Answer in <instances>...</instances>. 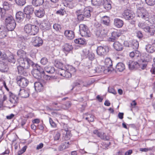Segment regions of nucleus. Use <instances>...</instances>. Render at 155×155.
Masks as SVG:
<instances>
[{
  "label": "nucleus",
  "instance_id": "nucleus-1",
  "mask_svg": "<svg viewBox=\"0 0 155 155\" xmlns=\"http://www.w3.org/2000/svg\"><path fill=\"white\" fill-rule=\"evenodd\" d=\"M19 65L17 67L19 74L25 76L26 74L25 70L32 66L33 62L28 58L20 59L19 61Z\"/></svg>",
  "mask_w": 155,
  "mask_h": 155
},
{
  "label": "nucleus",
  "instance_id": "nucleus-2",
  "mask_svg": "<svg viewBox=\"0 0 155 155\" xmlns=\"http://www.w3.org/2000/svg\"><path fill=\"white\" fill-rule=\"evenodd\" d=\"M137 9L136 14L137 16L146 21H148L149 18L150 13H149L147 10L143 7L140 4L136 5Z\"/></svg>",
  "mask_w": 155,
  "mask_h": 155
},
{
  "label": "nucleus",
  "instance_id": "nucleus-3",
  "mask_svg": "<svg viewBox=\"0 0 155 155\" xmlns=\"http://www.w3.org/2000/svg\"><path fill=\"white\" fill-rule=\"evenodd\" d=\"M79 31L81 35L86 37H90L91 33L87 26L84 24H80L79 26Z\"/></svg>",
  "mask_w": 155,
  "mask_h": 155
},
{
  "label": "nucleus",
  "instance_id": "nucleus-4",
  "mask_svg": "<svg viewBox=\"0 0 155 155\" xmlns=\"http://www.w3.org/2000/svg\"><path fill=\"white\" fill-rule=\"evenodd\" d=\"M109 50V47L107 46H99L97 48L96 51L98 55L103 56L107 54Z\"/></svg>",
  "mask_w": 155,
  "mask_h": 155
},
{
  "label": "nucleus",
  "instance_id": "nucleus-5",
  "mask_svg": "<svg viewBox=\"0 0 155 155\" xmlns=\"http://www.w3.org/2000/svg\"><path fill=\"white\" fill-rule=\"evenodd\" d=\"M16 80L18 84L22 87H26L29 83V81L28 79L21 76L17 77Z\"/></svg>",
  "mask_w": 155,
  "mask_h": 155
},
{
  "label": "nucleus",
  "instance_id": "nucleus-6",
  "mask_svg": "<svg viewBox=\"0 0 155 155\" xmlns=\"http://www.w3.org/2000/svg\"><path fill=\"white\" fill-rule=\"evenodd\" d=\"M107 32V31L104 29L103 30H101V28H99L97 31H96L95 34L98 39L100 41H102L104 37L106 35Z\"/></svg>",
  "mask_w": 155,
  "mask_h": 155
},
{
  "label": "nucleus",
  "instance_id": "nucleus-7",
  "mask_svg": "<svg viewBox=\"0 0 155 155\" xmlns=\"http://www.w3.org/2000/svg\"><path fill=\"white\" fill-rule=\"evenodd\" d=\"M93 133L97 135L101 139L106 140H109L110 139L109 136L106 135V134L102 132H99L97 130H95L93 132Z\"/></svg>",
  "mask_w": 155,
  "mask_h": 155
},
{
  "label": "nucleus",
  "instance_id": "nucleus-8",
  "mask_svg": "<svg viewBox=\"0 0 155 155\" xmlns=\"http://www.w3.org/2000/svg\"><path fill=\"white\" fill-rule=\"evenodd\" d=\"M79 10H82L81 12L83 13V15L86 18H89L91 16V12L92 8L89 7H87L85 8L84 5H83L81 9Z\"/></svg>",
  "mask_w": 155,
  "mask_h": 155
},
{
  "label": "nucleus",
  "instance_id": "nucleus-9",
  "mask_svg": "<svg viewBox=\"0 0 155 155\" xmlns=\"http://www.w3.org/2000/svg\"><path fill=\"white\" fill-rule=\"evenodd\" d=\"M122 16L126 20L132 19L134 17V15L132 12L129 10H125L122 14Z\"/></svg>",
  "mask_w": 155,
  "mask_h": 155
},
{
  "label": "nucleus",
  "instance_id": "nucleus-10",
  "mask_svg": "<svg viewBox=\"0 0 155 155\" xmlns=\"http://www.w3.org/2000/svg\"><path fill=\"white\" fill-rule=\"evenodd\" d=\"M127 64L128 65L130 70L136 69L139 68V64L137 62L132 60L127 61Z\"/></svg>",
  "mask_w": 155,
  "mask_h": 155
},
{
  "label": "nucleus",
  "instance_id": "nucleus-11",
  "mask_svg": "<svg viewBox=\"0 0 155 155\" xmlns=\"http://www.w3.org/2000/svg\"><path fill=\"white\" fill-rule=\"evenodd\" d=\"M43 43L42 40L39 37H36L32 38V43L34 46L38 47L41 45Z\"/></svg>",
  "mask_w": 155,
  "mask_h": 155
},
{
  "label": "nucleus",
  "instance_id": "nucleus-12",
  "mask_svg": "<svg viewBox=\"0 0 155 155\" xmlns=\"http://www.w3.org/2000/svg\"><path fill=\"white\" fill-rule=\"evenodd\" d=\"M51 24L48 21H45L41 23L40 28L44 31L49 30L51 28Z\"/></svg>",
  "mask_w": 155,
  "mask_h": 155
},
{
  "label": "nucleus",
  "instance_id": "nucleus-13",
  "mask_svg": "<svg viewBox=\"0 0 155 155\" xmlns=\"http://www.w3.org/2000/svg\"><path fill=\"white\" fill-rule=\"evenodd\" d=\"M58 74L61 76L67 78H71L72 76L71 73L66 69V70L63 69H61L60 70H59Z\"/></svg>",
  "mask_w": 155,
  "mask_h": 155
},
{
  "label": "nucleus",
  "instance_id": "nucleus-14",
  "mask_svg": "<svg viewBox=\"0 0 155 155\" xmlns=\"http://www.w3.org/2000/svg\"><path fill=\"white\" fill-rule=\"evenodd\" d=\"M105 64L107 68L108 72H111L114 69L112 68V61L110 58H107L104 61Z\"/></svg>",
  "mask_w": 155,
  "mask_h": 155
},
{
  "label": "nucleus",
  "instance_id": "nucleus-15",
  "mask_svg": "<svg viewBox=\"0 0 155 155\" xmlns=\"http://www.w3.org/2000/svg\"><path fill=\"white\" fill-rule=\"evenodd\" d=\"M18 95L21 97H28L29 95V91L27 89H20L18 93Z\"/></svg>",
  "mask_w": 155,
  "mask_h": 155
},
{
  "label": "nucleus",
  "instance_id": "nucleus-16",
  "mask_svg": "<svg viewBox=\"0 0 155 155\" xmlns=\"http://www.w3.org/2000/svg\"><path fill=\"white\" fill-rule=\"evenodd\" d=\"M32 74L35 78L38 79H41L42 76H44L45 74V72H41V71H39L36 70H33Z\"/></svg>",
  "mask_w": 155,
  "mask_h": 155
},
{
  "label": "nucleus",
  "instance_id": "nucleus-17",
  "mask_svg": "<svg viewBox=\"0 0 155 155\" xmlns=\"http://www.w3.org/2000/svg\"><path fill=\"white\" fill-rule=\"evenodd\" d=\"M83 52L86 57H87L90 60H92L94 59V54L92 52L86 49H84L83 51Z\"/></svg>",
  "mask_w": 155,
  "mask_h": 155
},
{
  "label": "nucleus",
  "instance_id": "nucleus-18",
  "mask_svg": "<svg viewBox=\"0 0 155 155\" xmlns=\"http://www.w3.org/2000/svg\"><path fill=\"white\" fill-rule=\"evenodd\" d=\"M9 97V101L12 104L13 106H15L18 101V97L12 93H11L10 94Z\"/></svg>",
  "mask_w": 155,
  "mask_h": 155
},
{
  "label": "nucleus",
  "instance_id": "nucleus-19",
  "mask_svg": "<svg viewBox=\"0 0 155 155\" xmlns=\"http://www.w3.org/2000/svg\"><path fill=\"white\" fill-rule=\"evenodd\" d=\"M64 35L68 39L72 40L74 37V32L71 30H66L64 32Z\"/></svg>",
  "mask_w": 155,
  "mask_h": 155
},
{
  "label": "nucleus",
  "instance_id": "nucleus-20",
  "mask_svg": "<svg viewBox=\"0 0 155 155\" xmlns=\"http://www.w3.org/2000/svg\"><path fill=\"white\" fill-rule=\"evenodd\" d=\"M34 11V8L31 5H28L25 7L24 9V12L26 15H32Z\"/></svg>",
  "mask_w": 155,
  "mask_h": 155
},
{
  "label": "nucleus",
  "instance_id": "nucleus-21",
  "mask_svg": "<svg viewBox=\"0 0 155 155\" xmlns=\"http://www.w3.org/2000/svg\"><path fill=\"white\" fill-rule=\"evenodd\" d=\"M87 85L81 80H79L73 83L72 86V87L71 90H72L75 87H81L83 86H87Z\"/></svg>",
  "mask_w": 155,
  "mask_h": 155
},
{
  "label": "nucleus",
  "instance_id": "nucleus-22",
  "mask_svg": "<svg viewBox=\"0 0 155 155\" xmlns=\"http://www.w3.org/2000/svg\"><path fill=\"white\" fill-rule=\"evenodd\" d=\"M34 86L35 90L37 92L42 91L44 88L43 84L39 82H36L35 83Z\"/></svg>",
  "mask_w": 155,
  "mask_h": 155
},
{
  "label": "nucleus",
  "instance_id": "nucleus-23",
  "mask_svg": "<svg viewBox=\"0 0 155 155\" xmlns=\"http://www.w3.org/2000/svg\"><path fill=\"white\" fill-rule=\"evenodd\" d=\"M114 26L117 28H121L124 25V21L121 20L116 18L114 20Z\"/></svg>",
  "mask_w": 155,
  "mask_h": 155
},
{
  "label": "nucleus",
  "instance_id": "nucleus-24",
  "mask_svg": "<svg viewBox=\"0 0 155 155\" xmlns=\"http://www.w3.org/2000/svg\"><path fill=\"white\" fill-rule=\"evenodd\" d=\"M113 46L114 49L117 51H121L124 48L122 45L118 41L115 42Z\"/></svg>",
  "mask_w": 155,
  "mask_h": 155
},
{
  "label": "nucleus",
  "instance_id": "nucleus-25",
  "mask_svg": "<svg viewBox=\"0 0 155 155\" xmlns=\"http://www.w3.org/2000/svg\"><path fill=\"white\" fill-rule=\"evenodd\" d=\"M25 16V15L23 12L21 11L18 12L16 14V18L17 21L19 22H21L23 20Z\"/></svg>",
  "mask_w": 155,
  "mask_h": 155
},
{
  "label": "nucleus",
  "instance_id": "nucleus-26",
  "mask_svg": "<svg viewBox=\"0 0 155 155\" xmlns=\"http://www.w3.org/2000/svg\"><path fill=\"white\" fill-rule=\"evenodd\" d=\"M111 2L110 0H104L102 5L104 8L107 10H109L111 8Z\"/></svg>",
  "mask_w": 155,
  "mask_h": 155
},
{
  "label": "nucleus",
  "instance_id": "nucleus-27",
  "mask_svg": "<svg viewBox=\"0 0 155 155\" xmlns=\"http://www.w3.org/2000/svg\"><path fill=\"white\" fill-rule=\"evenodd\" d=\"M35 15L38 18H42L45 15V11L43 8L40 9L35 11Z\"/></svg>",
  "mask_w": 155,
  "mask_h": 155
},
{
  "label": "nucleus",
  "instance_id": "nucleus-28",
  "mask_svg": "<svg viewBox=\"0 0 155 155\" xmlns=\"http://www.w3.org/2000/svg\"><path fill=\"white\" fill-rule=\"evenodd\" d=\"M31 29L29 35H35L37 34L39 30L38 27L35 25H32Z\"/></svg>",
  "mask_w": 155,
  "mask_h": 155
},
{
  "label": "nucleus",
  "instance_id": "nucleus-29",
  "mask_svg": "<svg viewBox=\"0 0 155 155\" xmlns=\"http://www.w3.org/2000/svg\"><path fill=\"white\" fill-rule=\"evenodd\" d=\"M82 10H78L76 11V14L77 16V18L79 21H82L86 18L85 16L82 14L81 12Z\"/></svg>",
  "mask_w": 155,
  "mask_h": 155
},
{
  "label": "nucleus",
  "instance_id": "nucleus-30",
  "mask_svg": "<svg viewBox=\"0 0 155 155\" xmlns=\"http://www.w3.org/2000/svg\"><path fill=\"white\" fill-rule=\"evenodd\" d=\"M73 49V47L71 45L68 43L65 44L63 46V51L64 52H69L71 51Z\"/></svg>",
  "mask_w": 155,
  "mask_h": 155
},
{
  "label": "nucleus",
  "instance_id": "nucleus-31",
  "mask_svg": "<svg viewBox=\"0 0 155 155\" xmlns=\"http://www.w3.org/2000/svg\"><path fill=\"white\" fill-rule=\"evenodd\" d=\"M94 116L91 114L86 113L84 115V118L88 122H93L94 120Z\"/></svg>",
  "mask_w": 155,
  "mask_h": 155
},
{
  "label": "nucleus",
  "instance_id": "nucleus-32",
  "mask_svg": "<svg viewBox=\"0 0 155 155\" xmlns=\"http://www.w3.org/2000/svg\"><path fill=\"white\" fill-rule=\"evenodd\" d=\"M116 69L117 71H122L125 69L124 65L122 63H119L116 65Z\"/></svg>",
  "mask_w": 155,
  "mask_h": 155
},
{
  "label": "nucleus",
  "instance_id": "nucleus-33",
  "mask_svg": "<svg viewBox=\"0 0 155 155\" xmlns=\"http://www.w3.org/2000/svg\"><path fill=\"white\" fill-rule=\"evenodd\" d=\"M6 30V29L3 26H1L0 27V38H2L6 36L7 34Z\"/></svg>",
  "mask_w": 155,
  "mask_h": 155
},
{
  "label": "nucleus",
  "instance_id": "nucleus-34",
  "mask_svg": "<svg viewBox=\"0 0 155 155\" xmlns=\"http://www.w3.org/2000/svg\"><path fill=\"white\" fill-rule=\"evenodd\" d=\"M138 25L139 27L143 29L145 31L147 30V28L149 26L147 23L143 22H139Z\"/></svg>",
  "mask_w": 155,
  "mask_h": 155
},
{
  "label": "nucleus",
  "instance_id": "nucleus-35",
  "mask_svg": "<svg viewBox=\"0 0 155 155\" xmlns=\"http://www.w3.org/2000/svg\"><path fill=\"white\" fill-rule=\"evenodd\" d=\"M74 41L75 43L80 45H85L87 43L86 40L83 38L76 39L74 40Z\"/></svg>",
  "mask_w": 155,
  "mask_h": 155
},
{
  "label": "nucleus",
  "instance_id": "nucleus-36",
  "mask_svg": "<svg viewBox=\"0 0 155 155\" xmlns=\"http://www.w3.org/2000/svg\"><path fill=\"white\" fill-rule=\"evenodd\" d=\"M44 71L50 74H52L54 72L55 69L53 67L47 66L44 68Z\"/></svg>",
  "mask_w": 155,
  "mask_h": 155
},
{
  "label": "nucleus",
  "instance_id": "nucleus-37",
  "mask_svg": "<svg viewBox=\"0 0 155 155\" xmlns=\"http://www.w3.org/2000/svg\"><path fill=\"white\" fill-rule=\"evenodd\" d=\"M10 23L9 24H6V29L9 31H12L15 28L16 26V23L15 22Z\"/></svg>",
  "mask_w": 155,
  "mask_h": 155
},
{
  "label": "nucleus",
  "instance_id": "nucleus-38",
  "mask_svg": "<svg viewBox=\"0 0 155 155\" xmlns=\"http://www.w3.org/2000/svg\"><path fill=\"white\" fill-rule=\"evenodd\" d=\"M44 2V0H32V4L37 7L41 5Z\"/></svg>",
  "mask_w": 155,
  "mask_h": 155
},
{
  "label": "nucleus",
  "instance_id": "nucleus-39",
  "mask_svg": "<svg viewBox=\"0 0 155 155\" xmlns=\"http://www.w3.org/2000/svg\"><path fill=\"white\" fill-rule=\"evenodd\" d=\"M17 54L18 56L20 58V59L26 58V53L23 50H18L17 51Z\"/></svg>",
  "mask_w": 155,
  "mask_h": 155
},
{
  "label": "nucleus",
  "instance_id": "nucleus-40",
  "mask_svg": "<svg viewBox=\"0 0 155 155\" xmlns=\"http://www.w3.org/2000/svg\"><path fill=\"white\" fill-rule=\"evenodd\" d=\"M145 31L148 32L151 35H153L155 32V26L153 25L150 27L148 26L147 30Z\"/></svg>",
  "mask_w": 155,
  "mask_h": 155
},
{
  "label": "nucleus",
  "instance_id": "nucleus-41",
  "mask_svg": "<svg viewBox=\"0 0 155 155\" xmlns=\"http://www.w3.org/2000/svg\"><path fill=\"white\" fill-rule=\"evenodd\" d=\"M54 65L55 67L59 68V70L63 69L62 68H63V64L58 60H55Z\"/></svg>",
  "mask_w": 155,
  "mask_h": 155
},
{
  "label": "nucleus",
  "instance_id": "nucleus-42",
  "mask_svg": "<svg viewBox=\"0 0 155 155\" xmlns=\"http://www.w3.org/2000/svg\"><path fill=\"white\" fill-rule=\"evenodd\" d=\"M65 68L71 73V75L76 71L75 68L71 65H67L66 66Z\"/></svg>",
  "mask_w": 155,
  "mask_h": 155
},
{
  "label": "nucleus",
  "instance_id": "nucleus-43",
  "mask_svg": "<svg viewBox=\"0 0 155 155\" xmlns=\"http://www.w3.org/2000/svg\"><path fill=\"white\" fill-rule=\"evenodd\" d=\"M146 51L149 53H153L155 52L153 45H148L146 46Z\"/></svg>",
  "mask_w": 155,
  "mask_h": 155
},
{
  "label": "nucleus",
  "instance_id": "nucleus-44",
  "mask_svg": "<svg viewBox=\"0 0 155 155\" xmlns=\"http://www.w3.org/2000/svg\"><path fill=\"white\" fill-rule=\"evenodd\" d=\"M31 25H32L30 24H28L25 25L24 28L25 32L29 35L30 31L31 30Z\"/></svg>",
  "mask_w": 155,
  "mask_h": 155
},
{
  "label": "nucleus",
  "instance_id": "nucleus-45",
  "mask_svg": "<svg viewBox=\"0 0 155 155\" xmlns=\"http://www.w3.org/2000/svg\"><path fill=\"white\" fill-rule=\"evenodd\" d=\"M32 66L33 68V70H36L39 71H41V72H45L43 68H41L38 64H35L33 62V64L32 65Z\"/></svg>",
  "mask_w": 155,
  "mask_h": 155
},
{
  "label": "nucleus",
  "instance_id": "nucleus-46",
  "mask_svg": "<svg viewBox=\"0 0 155 155\" xmlns=\"http://www.w3.org/2000/svg\"><path fill=\"white\" fill-rule=\"evenodd\" d=\"M92 4L94 5H101L104 0H91Z\"/></svg>",
  "mask_w": 155,
  "mask_h": 155
},
{
  "label": "nucleus",
  "instance_id": "nucleus-47",
  "mask_svg": "<svg viewBox=\"0 0 155 155\" xmlns=\"http://www.w3.org/2000/svg\"><path fill=\"white\" fill-rule=\"evenodd\" d=\"M16 4L19 6L24 5L26 3V0H15Z\"/></svg>",
  "mask_w": 155,
  "mask_h": 155
},
{
  "label": "nucleus",
  "instance_id": "nucleus-48",
  "mask_svg": "<svg viewBox=\"0 0 155 155\" xmlns=\"http://www.w3.org/2000/svg\"><path fill=\"white\" fill-rule=\"evenodd\" d=\"M131 45L133 49H137L139 47V43L137 40H134L132 41Z\"/></svg>",
  "mask_w": 155,
  "mask_h": 155
},
{
  "label": "nucleus",
  "instance_id": "nucleus-49",
  "mask_svg": "<svg viewBox=\"0 0 155 155\" xmlns=\"http://www.w3.org/2000/svg\"><path fill=\"white\" fill-rule=\"evenodd\" d=\"M13 22H15L12 16H9L5 18V24L6 25L10 24V23L13 22Z\"/></svg>",
  "mask_w": 155,
  "mask_h": 155
},
{
  "label": "nucleus",
  "instance_id": "nucleus-50",
  "mask_svg": "<svg viewBox=\"0 0 155 155\" xmlns=\"http://www.w3.org/2000/svg\"><path fill=\"white\" fill-rule=\"evenodd\" d=\"M58 104V103L57 102H53L51 105L53 107L50 108V109L53 110H59V107Z\"/></svg>",
  "mask_w": 155,
  "mask_h": 155
},
{
  "label": "nucleus",
  "instance_id": "nucleus-51",
  "mask_svg": "<svg viewBox=\"0 0 155 155\" xmlns=\"http://www.w3.org/2000/svg\"><path fill=\"white\" fill-rule=\"evenodd\" d=\"M111 35L114 38L117 39L121 35V33L117 30H116L112 33Z\"/></svg>",
  "mask_w": 155,
  "mask_h": 155
},
{
  "label": "nucleus",
  "instance_id": "nucleus-52",
  "mask_svg": "<svg viewBox=\"0 0 155 155\" xmlns=\"http://www.w3.org/2000/svg\"><path fill=\"white\" fill-rule=\"evenodd\" d=\"M66 11L64 8H61L56 11V13L57 14L59 15H64Z\"/></svg>",
  "mask_w": 155,
  "mask_h": 155
},
{
  "label": "nucleus",
  "instance_id": "nucleus-53",
  "mask_svg": "<svg viewBox=\"0 0 155 155\" xmlns=\"http://www.w3.org/2000/svg\"><path fill=\"white\" fill-rule=\"evenodd\" d=\"M150 17L148 21L152 24H155V15L150 14Z\"/></svg>",
  "mask_w": 155,
  "mask_h": 155
},
{
  "label": "nucleus",
  "instance_id": "nucleus-54",
  "mask_svg": "<svg viewBox=\"0 0 155 155\" xmlns=\"http://www.w3.org/2000/svg\"><path fill=\"white\" fill-rule=\"evenodd\" d=\"M6 12L5 10L2 9H0V18H2L3 19L7 16Z\"/></svg>",
  "mask_w": 155,
  "mask_h": 155
},
{
  "label": "nucleus",
  "instance_id": "nucleus-55",
  "mask_svg": "<svg viewBox=\"0 0 155 155\" xmlns=\"http://www.w3.org/2000/svg\"><path fill=\"white\" fill-rule=\"evenodd\" d=\"M69 142H65L63 143L60 146V147L61 149H60L61 150H64L67 148L69 147Z\"/></svg>",
  "mask_w": 155,
  "mask_h": 155
},
{
  "label": "nucleus",
  "instance_id": "nucleus-56",
  "mask_svg": "<svg viewBox=\"0 0 155 155\" xmlns=\"http://www.w3.org/2000/svg\"><path fill=\"white\" fill-rule=\"evenodd\" d=\"M53 28L57 31H59L61 29V25L55 23L53 25Z\"/></svg>",
  "mask_w": 155,
  "mask_h": 155
},
{
  "label": "nucleus",
  "instance_id": "nucleus-57",
  "mask_svg": "<svg viewBox=\"0 0 155 155\" xmlns=\"http://www.w3.org/2000/svg\"><path fill=\"white\" fill-rule=\"evenodd\" d=\"M2 5H3V9L4 10H7L9 9L10 8L9 4L7 2L5 1L3 3Z\"/></svg>",
  "mask_w": 155,
  "mask_h": 155
},
{
  "label": "nucleus",
  "instance_id": "nucleus-58",
  "mask_svg": "<svg viewBox=\"0 0 155 155\" xmlns=\"http://www.w3.org/2000/svg\"><path fill=\"white\" fill-rule=\"evenodd\" d=\"M146 4L152 6L155 4V0H145Z\"/></svg>",
  "mask_w": 155,
  "mask_h": 155
},
{
  "label": "nucleus",
  "instance_id": "nucleus-59",
  "mask_svg": "<svg viewBox=\"0 0 155 155\" xmlns=\"http://www.w3.org/2000/svg\"><path fill=\"white\" fill-rule=\"evenodd\" d=\"M1 67L0 68V71L2 72H5L7 71L8 70L7 66L5 65L4 64H1Z\"/></svg>",
  "mask_w": 155,
  "mask_h": 155
},
{
  "label": "nucleus",
  "instance_id": "nucleus-60",
  "mask_svg": "<svg viewBox=\"0 0 155 155\" xmlns=\"http://www.w3.org/2000/svg\"><path fill=\"white\" fill-rule=\"evenodd\" d=\"M60 137V134L58 131H55L54 133V140H58Z\"/></svg>",
  "mask_w": 155,
  "mask_h": 155
},
{
  "label": "nucleus",
  "instance_id": "nucleus-61",
  "mask_svg": "<svg viewBox=\"0 0 155 155\" xmlns=\"http://www.w3.org/2000/svg\"><path fill=\"white\" fill-rule=\"evenodd\" d=\"M27 146H24L21 150H19L18 152V155H21L23 153L26 151L27 148Z\"/></svg>",
  "mask_w": 155,
  "mask_h": 155
},
{
  "label": "nucleus",
  "instance_id": "nucleus-62",
  "mask_svg": "<svg viewBox=\"0 0 155 155\" xmlns=\"http://www.w3.org/2000/svg\"><path fill=\"white\" fill-rule=\"evenodd\" d=\"M8 60L9 62L13 64H14L15 62V60L14 58V56L13 55L10 56L8 59Z\"/></svg>",
  "mask_w": 155,
  "mask_h": 155
},
{
  "label": "nucleus",
  "instance_id": "nucleus-63",
  "mask_svg": "<svg viewBox=\"0 0 155 155\" xmlns=\"http://www.w3.org/2000/svg\"><path fill=\"white\" fill-rule=\"evenodd\" d=\"M49 122L52 127H56V124L51 117L49 118Z\"/></svg>",
  "mask_w": 155,
  "mask_h": 155
},
{
  "label": "nucleus",
  "instance_id": "nucleus-64",
  "mask_svg": "<svg viewBox=\"0 0 155 155\" xmlns=\"http://www.w3.org/2000/svg\"><path fill=\"white\" fill-rule=\"evenodd\" d=\"M48 59L46 58H42L41 60V63L43 65L46 64L48 62Z\"/></svg>",
  "mask_w": 155,
  "mask_h": 155
}]
</instances>
